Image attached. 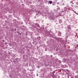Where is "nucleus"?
Segmentation results:
<instances>
[{
    "label": "nucleus",
    "mask_w": 78,
    "mask_h": 78,
    "mask_svg": "<svg viewBox=\"0 0 78 78\" xmlns=\"http://www.w3.org/2000/svg\"><path fill=\"white\" fill-rule=\"evenodd\" d=\"M77 38H78V35L77 36Z\"/></svg>",
    "instance_id": "nucleus-21"
},
{
    "label": "nucleus",
    "mask_w": 78,
    "mask_h": 78,
    "mask_svg": "<svg viewBox=\"0 0 78 78\" xmlns=\"http://www.w3.org/2000/svg\"><path fill=\"white\" fill-rule=\"evenodd\" d=\"M43 66H44V64H43Z\"/></svg>",
    "instance_id": "nucleus-26"
},
{
    "label": "nucleus",
    "mask_w": 78,
    "mask_h": 78,
    "mask_svg": "<svg viewBox=\"0 0 78 78\" xmlns=\"http://www.w3.org/2000/svg\"><path fill=\"white\" fill-rule=\"evenodd\" d=\"M27 70H29V69H27Z\"/></svg>",
    "instance_id": "nucleus-15"
},
{
    "label": "nucleus",
    "mask_w": 78,
    "mask_h": 78,
    "mask_svg": "<svg viewBox=\"0 0 78 78\" xmlns=\"http://www.w3.org/2000/svg\"><path fill=\"white\" fill-rule=\"evenodd\" d=\"M46 66H48V65H46Z\"/></svg>",
    "instance_id": "nucleus-16"
},
{
    "label": "nucleus",
    "mask_w": 78,
    "mask_h": 78,
    "mask_svg": "<svg viewBox=\"0 0 78 78\" xmlns=\"http://www.w3.org/2000/svg\"><path fill=\"white\" fill-rule=\"evenodd\" d=\"M18 33H19V32H18Z\"/></svg>",
    "instance_id": "nucleus-23"
},
{
    "label": "nucleus",
    "mask_w": 78,
    "mask_h": 78,
    "mask_svg": "<svg viewBox=\"0 0 78 78\" xmlns=\"http://www.w3.org/2000/svg\"><path fill=\"white\" fill-rule=\"evenodd\" d=\"M36 26L37 27H40V26H39V25L38 23H37L36 24Z\"/></svg>",
    "instance_id": "nucleus-2"
},
{
    "label": "nucleus",
    "mask_w": 78,
    "mask_h": 78,
    "mask_svg": "<svg viewBox=\"0 0 78 78\" xmlns=\"http://www.w3.org/2000/svg\"><path fill=\"white\" fill-rule=\"evenodd\" d=\"M20 35H21V34H20Z\"/></svg>",
    "instance_id": "nucleus-20"
},
{
    "label": "nucleus",
    "mask_w": 78,
    "mask_h": 78,
    "mask_svg": "<svg viewBox=\"0 0 78 78\" xmlns=\"http://www.w3.org/2000/svg\"><path fill=\"white\" fill-rule=\"evenodd\" d=\"M74 11L75 13L76 14H77V13H76V12H75L74 10Z\"/></svg>",
    "instance_id": "nucleus-8"
},
{
    "label": "nucleus",
    "mask_w": 78,
    "mask_h": 78,
    "mask_svg": "<svg viewBox=\"0 0 78 78\" xmlns=\"http://www.w3.org/2000/svg\"><path fill=\"white\" fill-rule=\"evenodd\" d=\"M52 1H50L49 2V3H50V4H51V3H52Z\"/></svg>",
    "instance_id": "nucleus-3"
},
{
    "label": "nucleus",
    "mask_w": 78,
    "mask_h": 78,
    "mask_svg": "<svg viewBox=\"0 0 78 78\" xmlns=\"http://www.w3.org/2000/svg\"><path fill=\"white\" fill-rule=\"evenodd\" d=\"M76 45V47L77 48V47H78V44H77Z\"/></svg>",
    "instance_id": "nucleus-9"
},
{
    "label": "nucleus",
    "mask_w": 78,
    "mask_h": 78,
    "mask_svg": "<svg viewBox=\"0 0 78 78\" xmlns=\"http://www.w3.org/2000/svg\"><path fill=\"white\" fill-rule=\"evenodd\" d=\"M37 76H38V74H37Z\"/></svg>",
    "instance_id": "nucleus-14"
},
{
    "label": "nucleus",
    "mask_w": 78,
    "mask_h": 78,
    "mask_svg": "<svg viewBox=\"0 0 78 78\" xmlns=\"http://www.w3.org/2000/svg\"><path fill=\"white\" fill-rule=\"evenodd\" d=\"M45 51H47V50H45Z\"/></svg>",
    "instance_id": "nucleus-25"
},
{
    "label": "nucleus",
    "mask_w": 78,
    "mask_h": 78,
    "mask_svg": "<svg viewBox=\"0 0 78 78\" xmlns=\"http://www.w3.org/2000/svg\"><path fill=\"white\" fill-rule=\"evenodd\" d=\"M66 70V71H67V72H69V70H68V69H66V70Z\"/></svg>",
    "instance_id": "nucleus-6"
},
{
    "label": "nucleus",
    "mask_w": 78,
    "mask_h": 78,
    "mask_svg": "<svg viewBox=\"0 0 78 78\" xmlns=\"http://www.w3.org/2000/svg\"><path fill=\"white\" fill-rule=\"evenodd\" d=\"M63 5H64V4H63Z\"/></svg>",
    "instance_id": "nucleus-22"
},
{
    "label": "nucleus",
    "mask_w": 78,
    "mask_h": 78,
    "mask_svg": "<svg viewBox=\"0 0 78 78\" xmlns=\"http://www.w3.org/2000/svg\"><path fill=\"white\" fill-rule=\"evenodd\" d=\"M14 30L15 31H16V28H15Z\"/></svg>",
    "instance_id": "nucleus-12"
},
{
    "label": "nucleus",
    "mask_w": 78,
    "mask_h": 78,
    "mask_svg": "<svg viewBox=\"0 0 78 78\" xmlns=\"http://www.w3.org/2000/svg\"><path fill=\"white\" fill-rule=\"evenodd\" d=\"M70 3H73V1H71Z\"/></svg>",
    "instance_id": "nucleus-10"
},
{
    "label": "nucleus",
    "mask_w": 78,
    "mask_h": 78,
    "mask_svg": "<svg viewBox=\"0 0 78 78\" xmlns=\"http://www.w3.org/2000/svg\"><path fill=\"white\" fill-rule=\"evenodd\" d=\"M39 12H38V13H37L36 14H37H37H39Z\"/></svg>",
    "instance_id": "nucleus-5"
},
{
    "label": "nucleus",
    "mask_w": 78,
    "mask_h": 78,
    "mask_svg": "<svg viewBox=\"0 0 78 78\" xmlns=\"http://www.w3.org/2000/svg\"><path fill=\"white\" fill-rule=\"evenodd\" d=\"M61 32L59 31L58 33V36H61Z\"/></svg>",
    "instance_id": "nucleus-1"
},
{
    "label": "nucleus",
    "mask_w": 78,
    "mask_h": 78,
    "mask_svg": "<svg viewBox=\"0 0 78 78\" xmlns=\"http://www.w3.org/2000/svg\"><path fill=\"white\" fill-rule=\"evenodd\" d=\"M62 12H64V11H62Z\"/></svg>",
    "instance_id": "nucleus-27"
},
{
    "label": "nucleus",
    "mask_w": 78,
    "mask_h": 78,
    "mask_svg": "<svg viewBox=\"0 0 78 78\" xmlns=\"http://www.w3.org/2000/svg\"><path fill=\"white\" fill-rule=\"evenodd\" d=\"M64 9H65L64 11H65L66 12V11H67V9L66 8V7H65Z\"/></svg>",
    "instance_id": "nucleus-4"
},
{
    "label": "nucleus",
    "mask_w": 78,
    "mask_h": 78,
    "mask_svg": "<svg viewBox=\"0 0 78 78\" xmlns=\"http://www.w3.org/2000/svg\"><path fill=\"white\" fill-rule=\"evenodd\" d=\"M30 71H31V69H30Z\"/></svg>",
    "instance_id": "nucleus-17"
},
{
    "label": "nucleus",
    "mask_w": 78,
    "mask_h": 78,
    "mask_svg": "<svg viewBox=\"0 0 78 78\" xmlns=\"http://www.w3.org/2000/svg\"><path fill=\"white\" fill-rule=\"evenodd\" d=\"M57 6V7H58V6Z\"/></svg>",
    "instance_id": "nucleus-24"
},
{
    "label": "nucleus",
    "mask_w": 78,
    "mask_h": 78,
    "mask_svg": "<svg viewBox=\"0 0 78 78\" xmlns=\"http://www.w3.org/2000/svg\"><path fill=\"white\" fill-rule=\"evenodd\" d=\"M27 64H28V63H27Z\"/></svg>",
    "instance_id": "nucleus-28"
},
{
    "label": "nucleus",
    "mask_w": 78,
    "mask_h": 78,
    "mask_svg": "<svg viewBox=\"0 0 78 78\" xmlns=\"http://www.w3.org/2000/svg\"><path fill=\"white\" fill-rule=\"evenodd\" d=\"M22 6H25V5L23 4H22Z\"/></svg>",
    "instance_id": "nucleus-11"
},
{
    "label": "nucleus",
    "mask_w": 78,
    "mask_h": 78,
    "mask_svg": "<svg viewBox=\"0 0 78 78\" xmlns=\"http://www.w3.org/2000/svg\"><path fill=\"white\" fill-rule=\"evenodd\" d=\"M72 4H74V3H72Z\"/></svg>",
    "instance_id": "nucleus-18"
},
{
    "label": "nucleus",
    "mask_w": 78,
    "mask_h": 78,
    "mask_svg": "<svg viewBox=\"0 0 78 78\" xmlns=\"http://www.w3.org/2000/svg\"><path fill=\"white\" fill-rule=\"evenodd\" d=\"M57 4H59L58 3H57Z\"/></svg>",
    "instance_id": "nucleus-19"
},
{
    "label": "nucleus",
    "mask_w": 78,
    "mask_h": 78,
    "mask_svg": "<svg viewBox=\"0 0 78 78\" xmlns=\"http://www.w3.org/2000/svg\"><path fill=\"white\" fill-rule=\"evenodd\" d=\"M66 6H67V7H69V4H67V5H66Z\"/></svg>",
    "instance_id": "nucleus-7"
},
{
    "label": "nucleus",
    "mask_w": 78,
    "mask_h": 78,
    "mask_svg": "<svg viewBox=\"0 0 78 78\" xmlns=\"http://www.w3.org/2000/svg\"><path fill=\"white\" fill-rule=\"evenodd\" d=\"M53 57V56L52 55H51V57Z\"/></svg>",
    "instance_id": "nucleus-13"
}]
</instances>
